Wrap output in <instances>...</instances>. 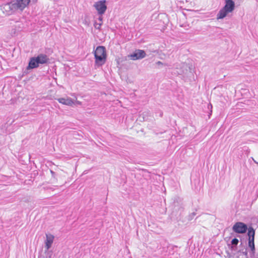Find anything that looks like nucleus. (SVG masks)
<instances>
[{
	"label": "nucleus",
	"instance_id": "f257e3e1",
	"mask_svg": "<svg viewBox=\"0 0 258 258\" xmlns=\"http://www.w3.org/2000/svg\"><path fill=\"white\" fill-rule=\"evenodd\" d=\"M94 56L96 64H104L106 59L105 47L103 46L97 47L96 49L94 50Z\"/></svg>",
	"mask_w": 258,
	"mask_h": 258
},
{
	"label": "nucleus",
	"instance_id": "f03ea898",
	"mask_svg": "<svg viewBox=\"0 0 258 258\" xmlns=\"http://www.w3.org/2000/svg\"><path fill=\"white\" fill-rule=\"evenodd\" d=\"M30 0H16L9 5L12 10H23L29 4Z\"/></svg>",
	"mask_w": 258,
	"mask_h": 258
},
{
	"label": "nucleus",
	"instance_id": "7ed1b4c3",
	"mask_svg": "<svg viewBox=\"0 0 258 258\" xmlns=\"http://www.w3.org/2000/svg\"><path fill=\"white\" fill-rule=\"evenodd\" d=\"M48 56L45 54H40L37 57L31 58L28 64L34 65L39 64L46 63L48 60Z\"/></svg>",
	"mask_w": 258,
	"mask_h": 258
},
{
	"label": "nucleus",
	"instance_id": "20e7f679",
	"mask_svg": "<svg viewBox=\"0 0 258 258\" xmlns=\"http://www.w3.org/2000/svg\"><path fill=\"white\" fill-rule=\"evenodd\" d=\"M247 229V225L241 222L235 223L232 227V230L238 234H244L246 232Z\"/></svg>",
	"mask_w": 258,
	"mask_h": 258
},
{
	"label": "nucleus",
	"instance_id": "39448f33",
	"mask_svg": "<svg viewBox=\"0 0 258 258\" xmlns=\"http://www.w3.org/2000/svg\"><path fill=\"white\" fill-rule=\"evenodd\" d=\"M94 7L97 11L99 15H103L107 9V6L106 5V1L102 0L99 1L95 3Z\"/></svg>",
	"mask_w": 258,
	"mask_h": 258
},
{
	"label": "nucleus",
	"instance_id": "423d86ee",
	"mask_svg": "<svg viewBox=\"0 0 258 258\" xmlns=\"http://www.w3.org/2000/svg\"><path fill=\"white\" fill-rule=\"evenodd\" d=\"M146 55V53L144 50L137 49L132 54L128 55V57L132 60H137L144 58Z\"/></svg>",
	"mask_w": 258,
	"mask_h": 258
},
{
	"label": "nucleus",
	"instance_id": "0eeeda50",
	"mask_svg": "<svg viewBox=\"0 0 258 258\" xmlns=\"http://www.w3.org/2000/svg\"><path fill=\"white\" fill-rule=\"evenodd\" d=\"M58 102L63 105L71 106L74 104V101L70 97H67L66 98H59L56 99Z\"/></svg>",
	"mask_w": 258,
	"mask_h": 258
},
{
	"label": "nucleus",
	"instance_id": "6e6552de",
	"mask_svg": "<svg viewBox=\"0 0 258 258\" xmlns=\"http://www.w3.org/2000/svg\"><path fill=\"white\" fill-rule=\"evenodd\" d=\"M225 3V5L223 8L229 13L232 12L234 10L235 7V4L234 2L232 0H226Z\"/></svg>",
	"mask_w": 258,
	"mask_h": 258
},
{
	"label": "nucleus",
	"instance_id": "1a4fd4ad",
	"mask_svg": "<svg viewBox=\"0 0 258 258\" xmlns=\"http://www.w3.org/2000/svg\"><path fill=\"white\" fill-rule=\"evenodd\" d=\"M46 239L45 242V247L48 250L51 246L54 239V236L51 234H46Z\"/></svg>",
	"mask_w": 258,
	"mask_h": 258
},
{
	"label": "nucleus",
	"instance_id": "9d476101",
	"mask_svg": "<svg viewBox=\"0 0 258 258\" xmlns=\"http://www.w3.org/2000/svg\"><path fill=\"white\" fill-rule=\"evenodd\" d=\"M229 12L227 11L225 9L223 8L221 10H220L219 13L217 14V19H222L225 18L228 13Z\"/></svg>",
	"mask_w": 258,
	"mask_h": 258
},
{
	"label": "nucleus",
	"instance_id": "9b49d317",
	"mask_svg": "<svg viewBox=\"0 0 258 258\" xmlns=\"http://www.w3.org/2000/svg\"><path fill=\"white\" fill-rule=\"evenodd\" d=\"M248 236V240H254L255 231L252 227H249L247 229Z\"/></svg>",
	"mask_w": 258,
	"mask_h": 258
},
{
	"label": "nucleus",
	"instance_id": "f8f14e48",
	"mask_svg": "<svg viewBox=\"0 0 258 258\" xmlns=\"http://www.w3.org/2000/svg\"><path fill=\"white\" fill-rule=\"evenodd\" d=\"M254 240H248V246L250 247L251 254L254 255L255 253V245H254Z\"/></svg>",
	"mask_w": 258,
	"mask_h": 258
},
{
	"label": "nucleus",
	"instance_id": "ddd939ff",
	"mask_svg": "<svg viewBox=\"0 0 258 258\" xmlns=\"http://www.w3.org/2000/svg\"><path fill=\"white\" fill-rule=\"evenodd\" d=\"M39 66H27V68L23 72V75L28 74L30 70H31L32 69H33L37 68Z\"/></svg>",
	"mask_w": 258,
	"mask_h": 258
},
{
	"label": "nucleus",
	"instance_id": "4468645a",
	"mask_svg": "<svg viewBox=\"0 0 258 258\" xmlns=\"http://www.w3.org/2000/svg\"><path fill=\"white\" fill-rule=\"evenodd\" d=\"M196 215L197 213L196 212L191 213L188 216L187 220L188 221L192 220Z\"/></svg>",
	"mask_w": 258,
	"mask_h": 258
},
{
	"label": "nucleus",
	"instance_id": "2eb2a0df",
	"mask_svg": "<svg viewBox=\"0 0 258 258\" xmlns=\"http://www.w3.org/2000/svg\"><path fill=\"white\" fill-rule=\"evenodd\" d=\"M239 242V240L237 238H234L231 241V243L232 245H234V246H237V245L238 244Z\"/></svg>",
	"mask_w": 258,
	"mask_h": 258
},
{
	"label": "nucleus",
	"instance_id": "dca6fc26",
	"mask_svg": "<svg viewBox=\"0 0 258 258\" xmlns=\"http://www.w3.org/2000/svg\"><path fill=\"white\" fill-rule=\"evenodd\" d=\"M102 25V22L97 23L96 22H95L94 24L95 28L97 29H100Z\"/></svg>",
	"mask_w": 258,
	"mask_h": 258
},
{
	"label": "nucleus",
	"instance_id": "f3484780",
	"mask_svg": "<svg viewBox=\"0 0 258 258\" xmlns=\"http://www.w3.org/2000/svg\"><path fill=\"white\" fill-rule=\"evenodd\" d=\"M103 17L102 15H99V17L98 18V20L100 23L102 22Z\"/></svg>",
	"mask_w": 258,
	"mask_h": 258
},
{
	"label": "nucleus",
	"instance_id": "a211bd4d",
	"mask_svg": "<svg viewBox=\"0 0 258 258\" xmlns=\"http://www.w3.org/2000/svg\"><path fill=\"white\" fill-rule=\"evenodd\" d=\"M75 104H77V105H82V102H81V101H78V100H76V101H75V102H74V104H75Z\"/></svg>",
	"mask_w": 258,
	"mask_h": 258
},
{
	"label": "nucleus",
	"instance_id": "6ab92c4d",
	"mask_svg": "<svg viewBox=\"0 0 258 258\" xmlns=\"http://www.w3.org/2000/svg\"><path fill=\"white\" fill-rule=\"evenodd\" d=\"M50 172L52 177H55V173L52 170H50Z\"/></svg>",
	"mask_w": 258,
	"mask_h": 258
},
{
	"label": "nucleus",
	"instance_id": "aec40b11",
	"mask_svg": "<svg viewBox=\"0 0 258 258\" xmlns=\"http://www.w3.org/2000/svg\"><path fill=\"white\" fill-rule=\"evenodd\" d=\"M242 253L244 255L247 256V251L246 250H245L244 251H243Z\"/></svg>",
	"mask_w": 258,
	"mask_h": 258
},
{
	"label": "nucleus",
	"instance_id": "412c9836",
	"mask_svg": "<svg viewBox=\"0 0 258 258\" xmlns=\"http://www.w3.org/2000/svg\"><path fill=\"white\" fill-rule=\"evenodd\" d=\"M157 64H158V65H160V64H162V63L160 61H158L157 62Z\"/></svg>",
	"mask_w": 258,
	"mask_h": 258
},
{
	"label": "nucleus",
	"instance_id": "4be33fe9",
	"mask_svg": "<svg viewBox=\"0 0 258 258\" xmlns=\"http://www.w3.org/2000/svg\"><path fill=\"white\" fill-rule=\"evenodd\" d=\"M251 158L255 163L258 164V162H257L255 160H254V159L252 157H251Z\"/></svg>",
	"mask_w": 258,
	"mask_h": 258
},
{
	"label": "nucleus",
	"instance_id": "5701e85b",
	"mask_svg": "<svg viewBox=\"0 0 258 258\" xmlns=\"http://www.w3.org/2000/svg\"><path fill=\"white\" fill-rule=\"evenodd\" d=\"M160 116H162V113L160 114Z\"/></svg>",
	"mask_w": 258,
	"mask_h": 258
}]
</instances>
